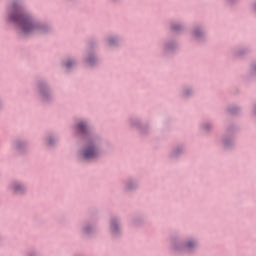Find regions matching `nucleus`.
<instances>
[{"label": "nucleus", "mask_w": 256, "mask_h": 256, "mask_svg": "<svg viewBox=\"0 0 256 256\" xmlns=\"http://www.w3.org/2000/svg\"><path fill=\"white\" fill-rule=\"evenodd\" d=\"M6 15L8 23H13L18 27L19 35L23 39H30L34 35H51L53 33V26L27 12L25 4L21 0H13L7 8Z\"/></svg>", "instance_id": "f257e3e1"}, {"label": "nucleus", "mask_w": 256, "mask_h": 256, "mask_svg": "<svg viewBox=\"0 0 256 256\" xmlns=\"http://www.w3.org/2000/svg\"><path fill=\"white\" fill-rule=\"evenodd\" d=\"M74 135L85 144L78 150L81 163H95L103 155V136L93 132L91 122L87 118H80L73 126Z\"/></svg>", "instance_id": "f03ea898"}, {"label": "nucleus", "mask_w": 256, "mask_h": 256, "mask_svg": "<svg viewBox=\"0 0 256 256\" xmlns=\"http://www.w3.org/2000/svg\"><path fill=\"white\" fill-rule=\"evenodd\" d=\"M170 243L172 245L174 255H197L199 249H201V243L197 236L188 235L183 238L178 235L170 237Z\"/></svg>", "instance_id": "7ed1b4c3"}, {"label": "nucleus", "mask_w": 256, "mask_h": 256, "mask_svg": "<svg viewBox=\"0 0 256 256\" xmlns=\"http://www.w3.org/2000/svg\"><path fill=\"white\" fill-rule=\"evenodd\" d=\"M36 91L38 98L43 105H53L55 101V93L47 79L41 78L37 80Z\"/></svg>", "instance_id": "20e7f679"}, {"label": "nucleus", "mask_w": 256, "mask_h": 256, "mask_svg": "<svg viewBox=\"0 0 256 256\" xmlns=\"http://www.w3.org/2000/svg\"><path fill=\"white\" fill-rule=\"evenodd\" d=\"M239 132V126L235 123H230L226 126L225 132L222 135L221 143L225 151L235 149V134Z\"/></svg>", "instance_id": "39448f33"}, {"label": "nucleus", "mask_w": 256, "mask_h": 256, "mask_svg": "<svg viewBox=\"0 0 256 256\" xmlns=\"http://www.w3.org/2000/svg\"><path fill=\"white\" fill-rule=\"evenodd\" d=\"M108 231L112 241H121V239H123V222L121 217L112 216L110 218Z\"/></svg>", "instance_id": "423d86ee"}, {"label": "nucleus", "mask_w": 256, "mask_h": 256, "mask_svg": "<svg viewBox=\"0 0 256 256\" xmlns=\"http://www.w3.org/2000/svg\"><path fill=\"white\" fill-rule=\"evenodd\" d=\"M190 35L198 45H203V43H207V28L203 23H195L192 26Z\"/></svg>", "instance_id": "0eeeda50"}, {"label": "nucleus", "mask_w": 256, "mask_h": 256, "mask_svg": "<svg viewBox=\"0 0 256 256\" xmlns=\"http://www.w3.org/2000/svg\"><path fill=\"white\" fill-rule=\"evenodd\" d=\"M181 49L179 40L177 38H167L162 43V57L167 59L171 55H175Z\"/></svg>", "instance_id": "6e6552de"}, {"label": "nucleus", "mask_w": 256, "mask_h": 256, "mask_svg": "<svg viewBox=\"0 0 256 256\" xmlns=\"http://www.w3.org/2000/svg\"><path fill=\"white\" fill-rule=\"evenodd\" d=\"M8 189L14 197H25L27 191H29L27 184L21 180H12L8 185Z\"/></svg>", "instance_id": "1a4fd4ad"}, {"label": "nucleus", "mask_w": 256, "mask_h": 256, "mask_svg": "<svg viewBox=\"0 0 256 256\" xmlns=\"http://www.w3.org/2000/svg\"><path fill=\"white\" fill-rule=\"evenodd\" d=\"M127 124L131 129H137L140 135H149L151 133V128L149 127V123H142L141 118L139 117H129L127 120Z\"/></svg>", "instance_id": "9d476101"}, {"label": "nucleus", "mask_w": 256, "mask_h": 256, "mask_svg": "<svg viewBox=\"0 0 256 256\" xmlns=\"http://www.w3.org/2000/svg\"><path fill=\"white\" fill-rule=\"evenodd\" d=\"M80 232L85 237H91L97 233V220L95 219H86L82 222L80 226Z\"/></svg>", "instance_id": "9b49d317"}, {"label": "nucleus", "mask_w": 256, "mask_h": 256, "mask_svg": "<svg viewBox=\"0 0 256 256\" xmlns=\"http://www.w3.org/2000/svg\"><path fill=\"white\" fill-rule=\"evenodd\" d=\"M12 149L15 151L20 157H25L29 153V141L16 138L12 143Z\"/></svg>", "instance_id": "f8f14e48"}, {"label": "nucleus", "mask_w": 256, "mask_h": 256, "mask_svg": "<svg viewBox=\"0 0 256 256\" xmlns=\"http://www.w3.org/2000/svg\"><path fill=\"white\" fill-rule=\"evenodd\" d=\"M139 191V180L137 177L130 176L123 180V192L127 195L137 193Z\"/></svg>", "instance_id": "ddd939ff"}, {"label": "nucleus", "mask_w": 256, "mask_h": 256, "mask_svg": "<svg viewBox=\"0 0 256 256\" xmlns=\"http://www.w3.org/2000/svg\"><path fill=\"white\" fill-rule=\"evenodd\" d=\"M187 151V147L183 143H178L174 147H172V150L169 153V159L172 161H178V159H181L182 155H185V152Z\"/></svg>", "instance_id": "4468645a"}, {"label": "nucleus", "mask_w": 256, "mask_h": 256, "mask_svg": "<svg viewBox=\"0 0 256 256\" xmlns=\"http://www.w3.org/2000/svg\"><path fill=\"white\" fill-rule=\"evenodd\" d=\"M84 63L91 68L98 67L100 60L97 52H95V50H88L86 56L84 57Z\"/></svg>", "instance_id": "2eb2a0df"}, {"label": "nucleus", "mask_w": 256, "mask_h": 256, "mask_svg": "<svg viewBox=\"0 0 256 256\" xmlns=\"http://www.w3.org/2000/svg\"><path fill=\"white\" fill-rule=\"evenodd\" d=\"M61 65L65 68L66 73H73L77 68V58L73 56H67L62 60Z\"/></svg>", "instance_id": "dca6fc26"}, {"label": "nucleus", "mask_w": 256, "mask_h": 256, "mask_svg": "<svg viewBox=\"0 0 256 256\" xmlns=\"http://www.w3.org/2000/svg\"><path fill=\"white\" fill-rule=\"evenodd\" d=\"M122 42H123V38L118 34H111L106 39V43L108 47H112L113 49H117L118 47H121Z\"/></svg>", "instance_id": "f3484780"}, {"label": "nucleus", "mask_w": 256, "mask_h": 256, "mask_svg": "<svg viewBox=\"0 0 256 256\" xmlns=\"http://www.w3.org/2000/svg\"><path fill=\"white\" fill-rule=\"evenodd\" d=\"M181 99H191L195 97V87L193 85H184L179 93Z\"/></svg>", "instance_id": "a211bd4d"}, {"label": "nucleus", "mask_w": 256, "mask_h": 256, "mask_svg": "<svg viewBox=\"0 0 256 256\" xmlns=\"http://www.w3.org/2000/svg\"><path fill=\"white\" fill-rule=\"evenodd\" d=\"M185 22L181 21H176V22H171L170 23V31L172 33H176V35H181L183 31H185Z\"/></svg>", "instance_id": "6ab92c4d"}, {"label": "nucleus", "mask_w": 256, "mask_h": 256, "mask_svg": "<svg viewBox=\"0 0 256 256\" xmlns=\"http://www.w3.org/2000/svg\"><path fill=\"white\" fill-rule=\"evenodd\" d=\"M254 79H256V61L250 64L248 75L246 76L247 81H253Z\"/></svg>", "instance_id": "aec40b11"}, {"label": "nucleus", "mask_w": 256, "mask_h": 256, "mask_svg": "<svg viewBox=\"0 0 256 256\" xmlns=\"http://www.w3.org/2000/svg\"><path fill=\"white\" fill-rule=\"evenodd\" d=\"M249 53H251V48L249 47H243L233 51L234 57H243L244 55H249Z\"/></svg>", "instance_id": "412c9836"}, {"label": "nucleus", "mask_w": 256, "mask_h": 256, "mask_svg": "<svg viewBox=\"0 0 256 256\" xmlns=\"http://www.w3.org/2000/svg\"><path fill=\"white\" fill-rule=\"evenodd\" d=\"M57 141H59V137L50 135L46 139V145H47V147H50L53 149V148L57 147Z\"/></svg>", "instance_id": "4be33fe9"}, {"label": "nucleus", "mask_w": 256, "mask_h": 256, "mask_svg": "<svg viewBox=\"0 0 256 256\" xmlns=\"http://www.w3.org/2000/svg\"><path fill=\"white\" fill-rule=\"evenodd\" d=\"M226 111L230 113V115H239L241 113V107L237 105H230L227 107Z\"/></svg>", "instance_id": "5701e85b"}, {"label": "nucleus", "mask_w": 256, "mask_h": 256, "mask_svg": "<svg viewBox=\"0 0 256 256\" xmlns=\"http://www.w3.org/2000/svg\"><path fill=\"white\" fill-rule=\"evenodd\" d=\"M144 223L145 219L142 216H135L132 219V225H134V227H141Z\"/></svg>", "instance_id": "b1692460"}, {"label": "nucleus", "mask_w": 256, "mask_h": 256, "mask_svg": "<svg viewBox=\"0 0 256 256\" xmlns=\"http://www.w3.org/2000/svg\"><path fill=\"white\" fill-rule=\"evenodd\" d=\"M202 131L209 133L213 129V122H204L200 125Z\"/></svg>", "instance_id": "393cba45"}, {"label": "nucleus", "mask_w": 256, "mask_h": 256, "mask_svg": "<svg viewBox=\"0 0 256 256\" xmlns=\"http://www.w3.org/2000/svg\"><path fill=\"white\" fill-rule=\"evenodd\" d=\"M99 45V40L90 39L88 42L89 51H95V47Z\"/></svg>", "instance_id": "a878e982"}, {"label": "nucleus", "mask_w": 256, "mask_h": 256, "mask_svg": "<svg viewBox=\"0 0 256 256\" xmlns=\"http://www.w3.org/2000/svg\"><path fill=\"white\" fill-rule=\"evenodd\" d=\"M24 256H41V254L35 248H31L25 251Z\"/></svg>", "instance_id": "bb28decb"}, {"label": "nucleus", "mask_w": 256, "mask_h": 256, "mask_svg": "<svg viewBox=\"0 0 256 256\" xmlns=\"http://www.w3.org/2000/svg\"><path fill=\"white\" fill-rule=\"evenodd\" d=\"M228 5H237V3H239V1L241 0H225Z\"/></svg>", "instance_id": "cd10ccee"}, {"label": "nucleus", "mask_w": 256, "mask_h": 256, "mask_svg": "<svg viewBox=\"0 0 256 256\" xmlns=\"http://www.w3.org/2000/svg\"><path fill=\"white\" fill-rule=\"evenodd\" d=\"M112 3H121V0H110Z\"/></svg>", "instance_id": "c85d7f7f"}, {"label": "nucleus", "mask_w": 256, "mask_h": 256, "mask_svg": "<svg viewBox=\"0 0 256 256\" xmlns=\"http://www.w3.org/2000/svg\"><path fill=\"white\" fill-rule=\"evenodd\" d=\"M2 241H3V238L0 236V243H2Z\"/></svg>", "instance_id": "c756f323"}]
</instances>
